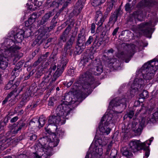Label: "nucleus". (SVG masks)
Here are the masks:
<instances>
[{"mask_svg": "<svg viewBox=\"0 0 158 158\" xmlns=\"http://www.w3.org/2000/svg\"><path fill=\"white\" fill-rule=\"evenodd\" d=\"M158 69V61H150L145 63L136 72V78L131 87V97L142 91L145 85L142 79L150 80L154 76L155 72Z\"/></svg>", "mask_w": 158, "mask_h": 158, "instance_id": "1", "label": "nucleus"}, {"mask_svg": "<svg viewBox=\"0 0 158 158\" xmlns=\"http://www.w3.org/2000/svg\"><path fill=\"white\" fill-rule=\"evenodd\" d=\"M98 64L94 69L95 73L87 71L81 75L79 81L75 84L73 87L74 90L77 92V98H82L89 91L92 90L96 87L95 80L92 76L93 74L96 75L100 74L102 72V66L101 63L98 61Z\"/></svg>", "mask_w": 158, "mask_h": 158, "instance_id": "2", "label": "nucleus"}, {"mask_svg": "<svg viewBox=\"0 0 158 158\" xmlns=\"http://www.w3.org/2000/svg\"><path fill=\"white\" fill-rule=\"evenodd\" d=\"M72 109L70 106L64 103L59 105L56 110V114L49 117L48 123L49 125H52L57 129V125H61L65 123Z\"/></svg>", "mask_w": 158, "mask_h": 158, "instance_id": "3", "label": "nucleus"}, {"mask_svg": "<svg viewBox=\"0 0 158 158\" xmlns=\"http://www.w3.org/2000/svg\"><path fill=\"white\" fill-rule=\"evenodd\" d=\"M118 118V112L113 110L111 109L109 112H106L101 120L99 125L100 131L103 134H109L111 129L107 127L113 125Z\"/></svg>", "mask_w": 158, "mask_h": 158, "instance_id": "4", "label": "nucleus"}, {"mask_svg": "<svg viewBox=\"0 0 158 158\" xmlns=\"http://www.w3.org/2000/svg\"><path fill=\"white\" fill-rule=\"evenodd\" d=\"M21 48V47L15 44L12 40L9 38H6L0 48V52L4 53L5 55L7 53L11 55L12 56L15 53Z\"/></svg>", "mask_w": 158, "mask_h": 158, "instance_id": "5", "label": "nucleus"}, {"mask_svg": "<svg viewBox=\"0 0 158 158\" xmlns=\"http://www.w3.org/2000/svg\"><path fill=\"white\" fill-rule=\"evenodd\" d=\"M147 142V141L142 142L140 140L132 139L128 145L131 151L134 153L142 150L145 151V156L143 158H147L150 154V150L149 147L146 146Z\"/></svg>", "mask_w": 158, "mask_h": 158, "instance_id": "6", "label": "nucleus"}, {"mask_svg": "<svg viewBox=\"0 0 158 158\" xmlns=\"http://www.w3.org/2000/svg\"><path fill=\"white\" fill-rule=\"evenodd\" d=\"M103 40L102 39H98L96 38L94 40L93 43L92 47L93 48L92 49L90 50H87V52L89 51V52L88 55L87 57H84L82 61L85 64L88 62L89 60H92L94 58V54L96 52V49H94V48L95 47L96 49H98L103 43Z\"/></svg>", "mask_w": 158, "mask_h": 158, "instance_id": "7", "label": "nucleus"}, {"mask_svg": "<svg viewBox=\"0 0 158 158\" xmlns=\"http://www.w3.org/2000/svg\"><path fill=\"white\" fill-rule=\"evenodd\" d=\"M66 55L64 54L60 57V60L58 62L57 69L53 75L54 77H58L63 73L68 61Z\"/></svg>", "mask_w": 158, "mask_h": 158, "instance_id": "8", "label": "nucleus"}, {"mask_svg": "<svg viewBox=\"0 0 158 158\" xmlns=\"http://www.w3.org/2000/svg\"><path fill=\"white\" fill-rule=\"evenodd\" d=\"M85 30L82 28L78 34L77 40V45L76 47L78 52H81L85 49L84 44L86 40V35L85 34Z\"/></svg>", "mask_w": 158, "mask_h": 158, "instance_id": "9", "label": "nucleus"}, {"mask_svg": "<svg viewBox=\"0 0 158 158\" xmlns=\"http://www.w3.org/2000/svg\"><path fill=\"white\" fill-rule=\"evenodd\" d=\"M127 46L128 48L127 53L125 54L123 52H122L120 55H119V59L120 58L123 60H125L126 63H127L130 60L129 59L127 60L126 59L131 56L135 51V46L134 44H128Z\"/></svg>", "mask_w": 158, "mask_h": 158, "instance_id": "10", "label": "nucleus"}, {"mask_svg": "<svg viewBox=\"0 0 158 158\" xmlns=\"http://www.w3.org/2000/svg\"><path fill=\"white\" fill-rule=\"evenodd\" d=\"M102 59L106 64H108L110 68H113L114 69H117L118 67V64L117 62V59L114 58L111 59L109 58L108 56L104 55L102 56Z\"/></svg>", "mask_w": 158, "mask_h": 158, "instance_id": "11", "label": "nucleus"}, {"mask_svg": "<svg viewBox=\"0 0 158 158\" xmlns=\"http://www.w3.org/2000/svg\"><path fill=\"white\" fill-rule=\"evenodd\" d=\"M19 93V92H17V90L13 91L11 92L5 98V99L2 102V104H5L7 102L9 101L11 102H13L11 104V105L14 104L15 102V98L17 96Z\"/></svg>", "mask_w": 158, "mask_h": 158, "instance_id": "12", "label": "nucleus"}, {"mask_svg": "<svg viewBox=\"0 0 158 158\" xmlns=\"http://www.w3.org/2000/svg\"><path fill=\"white\" fill-rule=\"evenodd\" d=\"M7 56L11 57L10 54L7 53V55H5L4 53L0 52V67L3 69H6L8 66V60L6 58Z\"/></svg>", "mask_w": 158, "mask_h": 158, "instance_id": "13", "label": "nucleus"}, {"mask_svg": "<svg viewBox=\"0 0 158 158\" xmlns=\"http://www.w3.org/2000/svg\"><path fill=\"white\" fill-rule=\"evenodd\" d=\"M70 30V27L68 26L66 28L64 31L60 36L59 40V44L60 45V47H61L63 45L62 43H64L66 41V40L69 36V34Z\"/></svg>", "mask_w": 158, "mask_h": 158, "instance_id": "14", "label": "nucleus"}, {"mask_svg": "<svg viewBox=\"0 0 158 158\" xmlns=\"http://www.w3.org/2000/svg\"><path fill=\"white\" fill-rule=\"evenodd\" d=\"M143 117H144L147 123H154L158 121V109L155 113L149 116L146 117V115L144 114Z\"/></svg>", "mask_w": 158, "mask_h": 158, "instance_id": "15", "label": "nucleus"}, {"mask_svg": "<svg viewBox=\"0 0 158 158\" xmlns=\"http://www.w3.org/2000/svg\"><path fill=\"white\" fill-rule=\"evenodd\" d=\"M50 140L48 141V146L51 148L57 146L59 142V139L56 137L54 135H50Z\"/></svg>", "mask_w": 158, "mask_h": 158, "instance_id": "16", "label": "nucleus"}, {"mask_svg": "<svg viewBox=\"0 0 158 158\" xmlns=\"http://www.w3.org/2000/svg\"><path fill=\"white\" fill-rule=\"evenodd\" d=\"M54 14L52 11H50L46 14L42 18L41 20L38 22V25L39 26L45 24L50 19V18L54 15Z\"/></svg>", "mask_w": 158, "mask_h": 158, "instance_id": "17", "label": "nucleus"}, {"mask_svg": "<svg viewBox=\"0 0 158 158\" xmlns=\"http://www.w3.org/2000/svg\"><path fill=\"white\" fill-rule=\"evenodd\" d=\"M139 123L140 126L137 129L133 130L135 134V135H140L143 129V127L144 126L145 124L147 123L146 121V119H145L144 117H143L141 119H139Z\"/></svg>", "mask_w": 158, "mask_h": 158, "instance_id": "18", "label": "nucleus"}, {"mask_svg": "<svg viewBox=\"0 0 158 158\" xmlns=\"http://www.w3.org/2000/svg\"><path fill=\"white\" fill-rule=\"evenodd\" d=\"M44 27L41 26L40 28L38 30V32L39 33L38 35L37 36V38L39 40H40L42 39L44 40L47 38V36L46 35L47 32V31L46 29H44Z\"/></svg>", "mask_w": 158, "mask_h": 158, "instance_id": "19", "label": "nucleus"}, {"mask_svg": "<svg viewBox=\"0 0 158 158\" xmlns=\"http://www.w3.org/2000/svg\"><path fill=\"white\" fill-rule=\"evenodd\" d=\"M13 83V81L11 80L9 81V83L6 85V87L5 88V89L6 90L9 89H14L13 91H15L17 90V92L18 91L20 92V91L19 90H18L16 88L17 86L19 85V82H16L14 84Z\"/></svg>", "mask_w": 158, "mask_h": 158, "instance_id": "20", "label": "nucleus"}, {"mask_svg": "<svg viewBox=\"0 0 158 158\" xmlns=\"http://www.w3.org/2000/svg\"><path fill=\"white\" fill-rule=\"evenodd\" d=\"M62 99L65 100L66 102L70 103L71 104H73L77 102V100L71 97L69 93H66L64 96L62 97Z\"/></svg>", "mask_w": 158, "mask_h": 158, "instance_id": "21", "label": "nucleus"}, {"mask_svg": "<svg viewBox=\"0 0 158 158\" xmlns=\"http://www.w3.org/2000/svg\"><path fill=\"white\" fill-rule=\"evenodd\" d=\"M85 0H78L76 5L75 9L77 10V14H79L83 8Z\"/></svg>", "mask_w": 158, "mask_h": 158, "instance_id": "22", "label": "nucleus"}, {"mask_svg": "<svg viewBox=\"0 0 158 158\" xmlns=\"http://www.w3.org/2000/svg\"><path fill=\"white\" fill-rule=\"evenodd\" d=\"M16 123H17V127L14 129L13 132L14 134L18 133L19 131H20L25 126V123L22 121H19Z\"/></svg>", "mask_w": 158, "mask_h": 158, "instance_id": "23", "label": "nucleus"}, {"mask_svg": "<svg viewBox=\"0 0 158 158\" xmlns=\"http://www.w3.org/2000/svg\"><path fill=\"white\" fill-rule=\"evenodd\" d=\"M50 136L44 137L41 138L39 141L38 144H40L42 148L46 147V145L48 144V141L50 140Z\"/></svg>", "mask_w": 158, "mask_h": 158, "instance_id": "24", "label": "nucleus"}, {"mask_svg": "<svg viewBox=\"0 0 158 158\" xmlns=\"http://www.w3.org/2000/svg\"><path fill=\"white\" fill-rule=\"evenodd\" d=\"M120 152L123 156L126 157L130 156L132 155L131 152L129 151L128 148L127 147H124L121 148Z\"/></svg>", "mask_w": 158, "mask_h": 158, "instance_id": "25", "label": "nucleus"}, {"mask_svg": "<svg viewBox=\"0 0 158 158\" xmlns=\"http://www.w3.org/2000/svg\"><path fill=\"white\" fill-rule=\"evenodd\" d=\"M118 15V9H117L114 14L110 17L109 23H111L113 24L114 23L117 21Z\"/></svg>", "mask_w": 158, "mask_h": 158, "instance_id": "26", "label": "nucleus"}, {"mask_svg": "<svg viewBox=\"0 0 158 158\" xmlns=\"http://www.w3.org/2000/svg\"><path fill=\"white\" fill-rule=\"evenodd\" d=\"M14 38L17 43H20L22 41L24 36L22 32H19L14 35Z\"/></svg>", "mask_w": 158, "mask_h": 158, "instance_id": "27", "label": "nucleus"}, {"mask_svg": "<svg viewBox=\"0 0 158 158\" xmlns=\"http://www.w3.org/2000/svg\"><path fill=\"white\" fill-rule=\"evenodd\" d=\"M33 154V158H49L52 155V153L47 151L43 153L41 156L36 153H34Z\"/></svg>", "mask_w": 158, "mask_h": 158, "instance_id": "28", "label": "nucleus"}, {"mask_svg": "<svg viewBox=\"0 0 158 158\" xmlns=\"http://www.w3.org/2000/svg\"><path fill=\"white\" fill-rule=\"evenodd\" d=\"M140 27L143 29L145 30V31L149 32L151 28V23H142L140 25Z\"/></svg>", "mask_w": 158, "mask_h": 158, "instance_id": "29", "label": "nucleus"}, {"mask_svg": "<svg viewBox=\"0 0 158 158\" xmlns=\"http://www.w3.org/2000/svg\"><path fill=\"white\" fill-rule=\"evenodd\" d=\"M102 135L99 137L98 134H97L95 137V139H96V143H98L99 144V146L102 147L103 146L105 145L106 144V142L103 141L102 139L101 138Z\"/></svg>", "mask_w": 158, "mask_h": 158, "instance_id": "30", "label": "nucleus"}, {"mask_svg": "<svg viewBox=\"0 0 158 158\" xmlns=\"http://www.w3.org/2000/svg\"><path fill=\"white\" fill-rule=\"evenodd\" d=\"M128 100L126 98H123L120 100V104H119V106L122 109V111L125 110L127 107L126 102Z\"/></svg>", "mask_w": 158, "mask_h": 158, "instance_id": "31", "label": "nucleus"}, {"mask_svg": "<svg viewBox=\"0 0 158 158\" xmlns=\"http://www.w3.org/2000/svg\"><path fill=\"white\" fill-rule=\"evenodd\" d=\"M29 126L32 127H39L38 118H34L31 119L29 123Z\"/></svg>", "mask_w": 158, "mask_h": 158, "instance_id": "32", "label": "nucleus"}, {"mask_svg": "<svg viewBox=\"0 0 158 158\" xmlns=\"http://www.w3.org/2000/svg\"><path fill=\"white\" fill-rule=\"evenodd\" d=\"M118 105V98L116 97L113 99L111 101L109 104V106H112V110H114V107H117Z\"/></svg>", "mask_w": 158, "mask_h": 158, "instance_id": "33", "label": "nucleus"}, {"mask_svg": "<svg viewBox=\"0 0 158 158\" xmlns=\"http://www.w3.org/2000/svg\"><path fill=\"white\" fill-rule=\"evenodd\" d=\"M102 146H96L93 149V152L94 154L96 155V154L100 155L103 153V150L102 148Z\"/></svg>", "mask_w": 158, "mask_h": 158, "instance_id": "34", "label": "nucleus"}, {"mask_svg": "<svg viewBox=\"0 0 158 158\" xmlns=\"http://www.w3.org/2000/svg\"><path fill=\"white\" fill-rule=\"evenodd\" d=\"M46 119V118L43 116H41L38 118L39 127H41L43 126L45 123Z\"/></svg>", "mask_w": 158, "mask_h": 158, "instance_id": "35", "label": "nucleus"}, {"mask_svg": "<svg viewBox=\"0 0 158 158\" xmlns=\"http://www.w3.org/2000/svg\"><path fill=\"white\" fill-rule=\"evenodd\" d=\"M29 99V97L27 93H25L23 94L22 98L21 103L22 104H24Z\"/></svg>", "mask_w": 158, "mask_h": 158, "instance_id": "36", "label": "nucleus"}, {"mask_svg": "<svg viewBox=\"0 0 158 158\" xmlns=\"http://www.w3.org/2000/svg\"><path fill=\"white\" fill-rule=\"evenodd\" d=\"M106 0H94L92 5L94 7L99 6L102 4L104 3Z\"/></svg>", "mask_w": 158, "mask_h": 158, "instance_id": "37", "label": "nucleus"}, {"mask_svg": "<svg viewBox=\"0 0 158 158\" xmlns=\"http://www.w3.org/2000/svg\"><path fill=\"white\" fill-rule=\"evenodd\" d=\"M103 17H104V16H103L101 11L99 10H98L97 11H96V15L95 16V23H96L98 21V19L101 18H102Z\"/></svg>", "mask_w": 158, "mask_h": 158, "instance_id": "38", "label": "nucleus"}, {"mask_svg": "<svg viewBox=\"0 0 158 158\" xmlns=\"http://www.w3.org/2000/svg\"><path fill=\"white\" fill-rule=\"evenodd\" d=\"M114 1L111 0L110 2H108L107 4V8L106 10L108 11H110L113 8L114 5Z\"/></svg>", "mask_w": 158, "mask_h": 158, "instance_id": "39", "label": "nucleus"}, {"mask_svg": "<svg viewBox=\"0 0 158 158\" xmlns=\"http://www.w3.org/2000/svg\"><path fill=\"white\" fill-rule=\"evenodd\" d=\"M94 39L92 36H90L85 42L84 45H85V48L86 46H88L91 44L92 42L94 41Z\"/></svg>", "mask_w": 158, "mask_h": 158, "instance_id": "40", "label": "nucleus"}, {"mask_svg": "<svg viewBox=\"0 0 158 158\" xmlns=\"http://www.w3.org/2000/svg\"><path fill=\"white\" fill-rule=\"evenodd\" d=\"M140 97L143 99L147 98L148 97V92L146 90H143L142 93L140 94Z\"/></svg>", "mask_w": 158, "mask_h": 158, "instance_id": "41", "label": "nucleus"}, {"mask_svg": "<svg viewBox=\"0 0 158 158\" xmlns=\"http://www.w3.org/2000/svg\"><path fill=\"white\" fill-rule=\"evenodd\" d=\"M55 99L54 98L50 97L48 101V105L50 106H53L55 104Z\"/></svg>", "mask_w": 158, "mask_h": 158, "instance_id": "42", "label": "nucleus"}, {"mask_svg": "<svg viewBox=\"0 0 158 158\" xmlns=\"http://www.w3.org/2000/svg\"><path fill=\"white\" fill-rule=\"evenodd\" d=\"M56 135L54 134H53V135H55L56 137L58 138L57 137V136H59V137H62V135H64V131L61 130H58V131L56 130Z\"/></svg>", "mask_w": 158, "mask_h": 158, "instance_id": "43", "label": "nucleus"}, {"mask_svg": "<svg viewBox=\"0 0 158 158\" xmlns=\"http://www.w3.org/2000/svg\"><path fill=\"white\" fill-rule=\"evenodd\" d=\"M23 65V63L22 62L19 61L18 62L15 66L13 70L16 71L19 70Z\"/></svg>", "mask_w": 158, "mask_h": 158, "instance_id": "44", "label": "nucleus"}, {"mask_svg": "<svg viewBox=\"0 0 158 158\" xmlns=\"http://www.w3.org/2000/svg\"><path fill=\"white\" fill-rule=\"evenodd\" d=\"M23 137L22 136H20L19 137L15 138L12 141V143L14 144H16L18 142H19L22 139Z\"/></svg>", "mask_w": 158, "mask_h": 158, "instance_id": "45", "label": "nucleus"}, {"mask_svg": "<svg viewBox=\"0 0 158 158\" xmlns=\"http://www.w3.org/2000/svg\"><path fill=\"white\" fill-rule=\"evenodd\" d=\"M105 20L104 17L98 19V21L96 23L99 26H101L102 24Z\"/></svg>", "mask_w": 158, "mask_h": 158, "instance_id": "46", "label": "nucleus"}, {"mask_svg": "<svg viewBox=\"0 0 158 158\" xmlns=\"http://www.w3.org/2000/svg\"><path fill=\"white\" fill-rule=\"evenodd\" d=\"M23 33L24 38H27L31 35L30 30H27Z\"/></svg>", "mask_w": 158, "mask_h": 158, "instance_id": "47", "label": "nucleus"}, {"mask_svg": "<svg viewBox=\"0 0 158 158\" xmlns=\"http://www.w3.org/2000/svg\"><path fill=\"white\" fill-rule=\"evenodd\" d=\"M75 40L74 37L73 35H71L66 43L69 44L70 45H72L73 42Z\"/></svg>", "mask_w": 158, "mask_h": 158, "instance_id": "48", "label": "nucleus"}, {"mask_svg": "<svg viewBox=\"0 0 158 158\" xmlns=\"http://www.w3.org/2000/svg\"><path fill=\"white\" fill-rule=\"evenodd\" d=\"M56 26L55 24H52L49 27H46L45 26H42L44 27V29H46V31H47V32L50 31L52 29Z\"/></svg>", "mask_w": 158, "mask_h": 158, "instance_id": "49", "label": "nucleus"}, {"mask_svg": "<svg viewBox=\"0 0 158 158\" xmlns=\"http://www.w3.org/2000/svg\"><path fill=\"white\" fill-rule=\"evenodd\" d=\"M72 46V45H70L69 44L66 43L64 48V50L66 53L69 52Z\"/></svg>", "mask_w": 158, "mask_h": 158, "instance_id": "50", "label": "nucleus"}, {"mask_svg": "<svg viewBox=\"0 0 158 158\" xmlns=\"http://www.w3.org/2000/svg\"><path fill=\"white\" fill-rule=\"evenodd\" d=\"M7 122L8 120H7L6 121H4L0 122V132L3 130L4 126L6 125Z\"/></svg>", "mask_w": 158, "mask_h": 158, "instance_id": "51", "label": "nucleus"}, {"mask_svg": "<svg viewBox=\"0 0 158 158\" xmlns=\"http://www.w3.org/2000/svg\"><path fill=\"white\" fill-rule=\"evenodd\" d=\"M114 52V51L112 48H110L107 50H105L104 51V53L107 54L109 55L110 53L113 54Z\"/></svg>", "mask_w": 158, "mask_h": 158, "instance_id": "52", "label": "nucleus"}, {"mask_svg": "<svg viewBox=\"0 0 158 158\" xmlns=\"http://www.w3.org/2000/svg\"><path fill=\"white\" fill-rule=\"evenodd\" d=\"M45 129L46 130V131L47 133L49 135H51L52 133L53 134V131L51 129V128L50 127H45Z\"/></svg>", "mask_w": 158, "mask_h": 158, "instance_id": "53", "label": "nucleus"}, {"mask_svg": "<svg viewBox=\"0 0 158 158\" xmlns=\"http://www.w3.org/2000/svg\"><path fill=\"white\" fill-rule=\"evenodd\" d=\"M37 17V15L36 13H33L32 14L29 18L32 19L33 21H35V19Z\"/></svg>", "mask_w": 158, "mask_h": 158, "instance_id": "54", "label": "nucleus"}, {"mask_svg": "<svg viewBox=\"0 0 158 158\" xmlns=\"http://www.w3.org/2000/svg\"><path fill=\"white\" fill-rule=\"evenodd\" d=\"M29 137L30 140L35 141L37 139V136L35 134H32Z\"/></svg>", "mask_w": 158, "mask_h": 158, "instance_id": "55", "label": "nucleus"}, {"mask_svg": "<svg viewBox=\"0 0 158 158\" xmlns=\"http://www.w3.org/2000/svg\"><path fill=\"white\" fill-rule=\"evenodd\" d=\"M49 53L48 52H46L45 54L42 56L40 58L41 60H44L49 55Z\"/></svg>", "mask_w": 158, "mask_h": 158, "instance_id": "56", "label": "nucleus"}, {"mask_svg": "<svg viewBox=\"0 0 158 158\" xmlns=\"http://www.w3.org/2000/svg\"><path fill=\"white\" fill-rule=\"evenodd\" d=\"M95 25L94 23L91 24L90 28L91 32L92 33H94L95 32Z\"/></svg>", "mask_w": 158, "mask_h": 158, "instance_id": "57", "label": "nucleus"}, {"mask_svg": "<svg viewBox=\"0 0 158 158\" xmlns=\"http://www.w3.org/2000/svg\"><path fill=\"white\" fill-rule=\"evenodd\" d=\"M41 60H40V59L39 58L38 60L35 61L32 64V67H36L37 65H38L40 63V62Z\"/></svg>", "mask_w": 158, "mask_h": 158, "instance_id": "58", "label": "nucleus"}, {"mask_svg": "<svg viewBox=\"0 0 158 158\" xmlns=\"http://www.w3.org/2000/svg\"><path fill=\"white\" fill-rule=\"evenodd\" d=\"M19 119L18 116H16L14 117L11 118L10 120V122L11 123H13L16 122Z\"/></svg>", "mask_w": 158, "mask_h": 158, "instance_id": "59", "label": "nucleus"}, {"mask_svg": "<svg viewBox=\"0 0 158 158\" xmlns=\"http://www.w3.org/2000/svg\"><path fill=\"white\" fill-rule=\"evenodd\" d=\"M134 114V112L133 111H130L128 114L127 116L130 118H131L133 117Z\"/></svg>", "mask_w": 158, "mask_h": 158, "instance_id": "60", "label": "nucleus"}, {"mask_svg": "<svg viewBox=\"0 0 158 158\" xmlns=\"http://www.w3.org/2000/svg\"><path fill=\"white\" fill-rule=\"evenodd\" d=\"M40 40L38 39V38H36L35 40H34L33 42V43L32 44V46H35V45H36L38 43Z\"/></svg>", "mask_w": 158, "mask_h": 158, "instance_id": "61", "label": "nucleus"}, {"mask_svg": "<svg viewBox=\"0 0 158 158\" xmlns=\"http://www.w3.org/2000/svg\"><path fill=\"white\" fill-rule=\"evenodd\" d=\"M145 110L144 109V108H141V109L139 110L138 111H137V112L136 113L135 115L136 116H137L140 113H142V112H145Z\"/></svg>", "mask_w": 158, "mask_h": 158, "instance_id": "62", "label": "nucleus"}, {"mask_svg": "<svg viewBox=\"0 0 158 158\" xmlns=\"http://www.w3.org/2000/svg\"><path fill=\"white\" fill-rule=\"evenodd\" d=\"M118 27H117L114 29L112 33V35L113 36H116V34L118 31Z\"/></svg>", "mask_w": 158, "mask_h": 158, "instance_id": "63", "label": "nucleus"}, {"mask_svg": "<svg viewBox=\"0 0 158 158\" xmlns=\"http://www.w3.org/2000/svg\"><path fill=\"white\" fill-rule=\"evenodd\" d=\"M74 81V79H72L69 82H68L67 84V87H70L73 84V82Z\"/></svg>", "mask_w": 158, "mask_h": 158, "instance_id": "64", "label": "nucleus"}]
</instances>
